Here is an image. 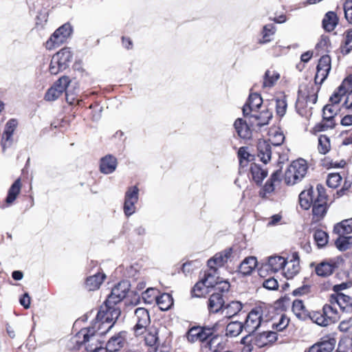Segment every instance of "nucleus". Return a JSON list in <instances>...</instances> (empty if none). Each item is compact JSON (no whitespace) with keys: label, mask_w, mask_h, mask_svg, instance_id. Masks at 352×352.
<instances>
[{"label":"nucleus","mask_w":352,"mask_h":352,"mask_svg":"<svg viewBox=\"0 0 352 352\" xmlns=\"http://www.w3.org/2000/svg\"><path fill=\"white\" fill-rule=\"evenodd\" d=\"M121 311L115 303H107L106 300L100 307L93 326L87 329L80 331L75 336L76 342L79 344H86L89 341H97L96 336L107 333L113 326Z\"/></svg>","instance_id":"obj_1"},{"label":"nucleus","mask_w":352,"mask_h":352,"mask_svg":"<svg viewBox=\"0 0 352 352\" xmlns=\"http://www.w3.org/2000/svg\"><path fill=\"white\" fill-rule=\"evenodd\" d=\"M230 285L229 282H221L215 287L208 300V309L210 313L222 312L225 305V296L228 294Z\"/></svg>","instance_id":"obj_2"},{"label":"nucleus","mask_w":352,"mask_h":352,"mask_svg":"<svg viewBox=\"0 0 352 352\" xmlns=\"http://www.w3.org/2000/svg\"><path fill=\"white\" fill-rule=\"evenodd\" d=\"M307 170V163L305 160L300 158L292 162L285 172V182L288 185H294L300 182L306 175Z\"/></svg>","instance_id":"obj_3"},{"label":"nucleus","mask_w":352,"mask_h":352,"mask_svg":"<svg viewBox=\"0 0 352 352\" xmlns=\"http://www.w3.org/2000/svg\"><path fill=\"white\" fill-rule=\"evenodd\" d=\"M317 197L314 199L312 206L313 219L318 221L322 219L327 214L329 206L327 204V196L325 189L321 184L316 186Z\"/></svg>","instance_id":"obj_4"},{"label":"nucleus","mask_w":352,"mask_h":352,"mask_svg":"<svg viewBox=\"0 0 352 352\" xmlns=\"http://www.w3.org/2000/svg\"><path fill=\"white\" fill-rule=\"evenodd\" d=\"M72 33V28L69 23H65L58 28L45 43L48 50L57 47L64 43Z\"/></svg>","instance_id":"obj_5"},{"label":"nucleus","mask_w":352,"mask_h":352,"mask_svg":"<svg viewBox=\"0 0 352 352\" xmlns=\"http://www.w3.org/2000/svg\"><path fill=\"white\" fill-rule=\"evenodd\" d=\"M214 331V327L194 326L189 329L186 333V338L189 342H205L211 337Z\"/></svg>","instance_id":"obj_6"},{"label":"nucleus","mask_w":352,"mask_h":352,"mask_svg":"<svg viewBox=\"0 0 352 352\" xmlns=\"http://www.w3.org/2000/svg\"><path fill=\"white\" fill-rule=\"evenodd\" d=\"M131 284L129 280H122L118 283L112 289L107 298V303L118 305L126 296L129 291Z\"/></svg>","instance_id":"obj_7"},{"label":"nucleus","mask_w":352,"mask_h":352,"mask_svg":"<svg viewBox=\"0 0 352 352\" xmlns=\"http://www.w3.org/2000/svg\"><path fill=\"white\" fill-rule=\"evenodd\" d=\"M347 92H349L350 95L352 94V74L349 75L343 80L338 89L330 97L329 101L332 104H338L342 97Z\"/></svg>","instance_id":"obj_8"},{"label":"nucleus","mask_w":352,"mask_h":352,"mask_svg":"<svg viewBox=\"0 0 352 352\" xmlns=\"http://www.w3.org/2000/svg\"><path fill=\"white\" fill-rule=\"evenodd\" d=\"M262 316L259 311L252 310L247 316L245 323L243 324L244 330L249 334H252L260 327Z\"/></svg>","instance_id":"obj_9"},{"label":"nucleus","mask_w":352,"mask_h":352,"mask_svg":"<svg viewBox=\"0 0 352 352\" xmlns=\"http://www.w3.org/2000/svg\"><path fill=\"white\" fill-rule=\"evenodd\" d=\"M329 302L336 304L342 312H349L352 309V297L344 294H331Z\"/></svg>","instance_id":"obj_10"},{"label":"nucleus","mask_w":352,"mask_h":352,"mask_svg":"<svg viewBox=\"0 0 352 352\" xmlns=\"http://www.w3.org/2000/svg\"><path fill=\"white\" fill-rule=\"evenodd\" d=\"M135 316L137 319V324L134 327L136 334H142L143 329L150 323V316L148 311L142 307L137 308L135 311Z\"/></svg>","instance_id":"obj_11"},{"label":"nucleus","mask_w":352,"mask_h":352,"mask_svg":"<svg viewBox=\"0 0 352 352\" xmlns=\"http://www.w3.org/2000/svg\"><path fill=\"white\" fill-rule=\"evenodd\" d=\"M127 332L122 331L112 336L104 348L107 351L116 352L122 348L126 342Z\"/></svg>","instance_id":"obj_12"},{"label":"nucleus","mask_w":352,"mask_h":352,"mask_svg":"<svg viewBox=\"0 0 352 352\" xmlns=\"http://www.w3.org/2000/svg\"><path fill=\"white\" fill-rule=\"evenodd\" d=\"M17 125L18 122L16 119H10L7 122L2 135L1 144L3 150L11 146L12 135Z\"/></svg>","instance_id":"obj_13"},{"label":"nucleus","mask_w":352,"mask_h":352,"mask_svg":"<svg viewBox=\"0 0 352 352\" xmlns=\"http://www.w3.org/2000/svg\"><path fill=\"white\" fill-rule=\"evenodd\" d=\"M232 248L226 249L221 252L217 253L213 257L208 261V266L209 268L217 269L219 267H222L228 260L230 258L232 254Z\"/></svg>","instance_id":"obj_14"},{"label":"nucleus","mask_w":352,"mask_h":352,"mask_svg":"<svg viewBox=\"0 0 352 352\" xmlns=\"http://www.w3.org/2000/svg\"><path fill=\"white\" fill-rule=\"evenodd\" d=\"M272 145L265 140H259L257 143V156L264 164L269 162L272 157Z\"/></svg>","instance_id":"obj_15"},{"label":"nucleus","mask_w":352,"mask_h":352,"mask_svg":"<svg viewBox=\"0 0 352 352\" xmlns=\"http://www.w3.org/2000/svg\"><path fill=\"white\" fill-rule=\"evenodd\" d=\"M118 166V160L112 155H107L100 159V170L103 174H111L113 173Z\"/></svg>","instance_id":"obj_16"},{"label":"nucleus","mask_w":352,"mask_h":352,"mask_svg":"<svg viewBox=\"0 0 352 352\" xmlns=\"http://www.w3.org/2000/svg\"><path fill=\"white\" fill-rule=\"evenodd\" d=\"M263 103L261 96L256 93L251 94L247 102L243 107V113L244 116H248L250 112L258 109Z\"/></svg>","instance_id":"obj_17"},{"label":"nucleus","mask_w":352,"mask_h":352,"mask_svg":"<svg viewBox=\"0 0 352 352\" xmlns=\"http://www.w3.org/2000/svg\"><path fill=\"white\" fill-rule=\"evenodd\" d=\"M317 197V191L315 192L312 187L303 190L299 195V202L301 208L305 210L310 208Z\"/></svg>","instance_id":"obj_18"},{"label":"nucleus","mask_w":352,"mask_h":352,"mask_svg":"<svg viewBox=\"0 0 352 352\" xmlns=\"http://www.w3.org/2000/svg\"><path fill=\"white\" fill-rule=\"evenodd\" d=\"M337 267L334 261H324L318 263L315 267L316 274L321 277H327L331 275Z\"/></svg>","instance_id":"obj_19"},{"label":"nucleus","mask_w":352,"mask_h":352,"mask_svg":"<svg viewBox=\"0 0 352 352\" xmlns=\"http://www.w3.org/2000/svg\"><path fill=\"white\" fill-rule=\"evenodd\" d=\"M73 54L69 48H63L54 55V62L58 61L60 64V69H65L68 67L69 63L72 61Z\"/></svg>","instance_id":"obj_20"},{"label":"nucleus","mask_w":352,"mask_h":352,"mask_svg":"<svg viewBox=\"0 0 352 352\" xmlns=\"http://www.w3.org/2000/svg\"><path fill=\"white\" fill-rule=\"evenodd\" d=\"M206 283L207 287H218V285L221 282H228L227 280H221L219 276L218 269L214 267L209 268L208 271L205 272L204 276L202 278Z\"/></svg>","instance_id":"obj_21"},{"label":"nucleus","mask_w":352,"mask_h":352,"mask_svg":"<svg viewBox=\"0 0 352 352\" xmlns=\"http://www.w3.org/2000/svg\"><path fill=\"white\" fill-rule=\"evenodd\" d=\"M336 345V340L330 338L312 345L308 352H331Z\"/></svg>","instance_id":"obj_22"},{"label":"nucleus","mask_w":352,"mask_h":352,"mask_svg":"<svg viewBox=\"0 0 352 352\" xmlns=\"http://www.w3.org/2000/svg\"><path fill=\"white\" fill-rule=\"evenodd\" d=\"M235 131L241 138L250 139L252 136V131L245 120L242 118H237L234 123Z\"/></svg>","instance_id":"obj_23"},{"label":"nucleus","mask_w":352,"mask_h":352,"mask_svg":"<svg viewBox=\"0 0 352 352\" xmlns=\"http://www.w3.org/2000/svg\"><path fill=\"white\" fill-rule=\"evenodd\" d=\"M243 309V304L238 300H232L228 304H225L222 310V314H224L228 318H231L237 315Z\"/></svg>","instance_id":"obj_24"},{"label":"nucleus","mask_w":352,"mask_h":352,"mask_svg":"<svg viewBox=\"0 0 352 352\" xmlns=\"http://www.w3.org/2000/svg\"><path fill=\"white\" fill-rule=\"evenodd\" d=\"M292 311L298 318L306 320L309 318V312L305 307L302 300H295L292 303Z\"/></svg>","instance_id":"obj_25"},{"label":"nucleus","mask_w":352,"mask_h":352,"mask_svg":"<svg viewBox=\"0 0 352 352\" xmlns=\"http://www.w3.org/2000/svg\"><path fill=\"white\" fill-rule=\"evenodd\" d=\"M336 115V113L335 112V109L331 104H327L324 107L322 117L323 120L326 121L327 123L322 124V130H324V129L327 128H332L333 126V118Z\"/></svg>","instance_id":"obj_26"},{"label":"nucleus","mask_w":352,"mask_h":352,"mask_svg":"<svg viewBox=\"0 0 352 352\" xmlns=\"http://www.w3.org/2000/svg\"><path fill=\"white\" fill-rule=\"evenodd\" d=\"M287 263L286 259L280 256H272L268 258L267 266L271 271L276 272L280 269L285 267Z\"/></svg>","instance_id":"obj_27"},{"label":"nucleus","mask_w":352,"mask_h":352,"mask_svg":"<svg viewBox=\"0 0 352 352\" xmlns=\"http://www.w3.org/2000/svg\"><path fill=\"white\" fill-rule=\"evenodd\" d=\"M250 173L254 181L258 184H261L267 175V171L255 163L250 166Z\"/></svg>","instance_id":"obj_28"},{"label":"nucleus","mask_w":352,"mask_h":352,"mask_svg":"<svg viewBox=\"0 0 352 352\" xmlns=\"http://www.w3.org/2000/svg\"><path fill=\"white\" fill-rule=\"evenodd\" d=\"M256 264L257 261L255 257H248L240 264L239 267V272L243 275H249L256 267Z\"/></svg>","instance_id":"obj_29"},{"label":"nucleus","mask_w":352,"mask_h":352,"mask_svg":"<svg viewBox=\"0 0 352 352\" xmlns=\"http://www.w3.org/2000/svg\"><path fill=\"white\" fill-rule=\"evenodd\" d=\"M105 278L104 274L97 273L93 276L88 277L85 282V286L89 291H94L98 289L102 284L104 278Z\"/></svg>","instance_id":"obj_30"},{"label":"nucleus","mask_w":352,"mask_h":352,"mask_svg":"<svg viewBox=\"0 0 352 352\" xmlns=\"http://www.w3.org/2000/svg\"><path fill=\"white\" fill-rule=\"evenodd\" d=\"M333 231L338 235H345L352 232V218L342 221L337 223Z\"/></svg>","instance_id":"obj_31"},{"label":"nucleus","mask_w":352,"mask_h":352,"mask_svg":"<svg viewBox=\"0 0 352 352\" xmlns=\"http://www.w3.org/2000/svg\"><path fill=\"white\" fill-rule=\"evenodd\" d=\"M336 304H325L323 306V314L329 319L331 324L336 322L339 318L338 311L336 307Z\"/></svg>","instance_id":"obj_32"},{"label":"nucleus","mask_w":352,"mask_h":352,"mask_svg":"<svg viewBox=\"0 0 352 352\" xmlns=\"http://www.w3.org/2000/svg\"><path fill=\"white\" fill-rule=\"evenodd\" d=\"M337 24L338 18L336 13L333 12H328L322 20L324 29L328 32H331L334 30Z\"/></svg>","instance_id":"obj_33"},{"label":"nucleus","mask_w":352,"mask_h":352,"mask_svg":"<svg viewBox=\"0 0 352 352\" xmlns=\"http://www.w3.org/2000/svg\"><path fill=\"white\" fill-rule=\"evenodd\" d=\"M21 188V184L20 179H17L10 186L8 190V195L6 201L8 204H12L16 199Z\"/></svg>","instance_id":"obj_34"},{"label":"nucleus","mask_w":352,"mask_h":352,"mask_svg":"<svg viewBox=\"0 0 352 352\" xmlns=\"http://www.w3.org/2000/svg\"><path fill=\"white\" fill-rule=\"evenodd\" d=\"M244 329L243 325L239 321H233L228 324L226 329V336L228 337H236Z\"/></svg>","instance_id":"obj_35"},{"label":"nucleus","mask_w":352,"mask_h":352,"mask_svg":"<svg viewBox=\"0 0 352 352\" xmlns=\"http://www.w3.org/2000/svg\"><path fill=\"white\" fill-rule=\"evenodd\" d=\"M279 78L280 74L277 72L270 69L267 70L263 78V87H273Z\"/></svg>","instance_id":"obj_36"},{"label":"nucleus","mask_w":352,"mask_h":352,"mask_svg":"<svg viewBox=\"0 0 352 352\" xmlns=\"http://www.w3.org/2000/svg\"><path fill=\"white\" fill-rule=\"evenodd\" d=\"M300 270V265L298 261H287L286 266L284 268V274L287 279L292 278Z\"/></svg>","instance_id":"obj_37"},{"label":"nucleus","mask_w":352,"mask_h":352,"mask_svg":"<svg viewBox=\"0 0 352 352\" xmlns=\"http://www.w3.org/2000/svg\"><path fill=\"white\" fill-rule=\"evenodd\" d=\"M314 322L321 327H327L331 324L329 319L323 314V310L322 311H314L310 313L309 318Z\"/></svg>","instance_id":"obj_38"},{"label":"nucleus","mask_w":352,"mask_h":352,"mask_svg":"<svg viewBox=\"0 0 352 352\" xmlns=\"http://www.w3.org/2000/svg\"><path fill=\"white\" fill-rule=\"evenodd\" d=\"M276 31V26L274 24H267L263 26L261 34L262 38L259 41V43L264 44L272 41V36Z\"/></svg>","instance_id":"obj_39"},{"label":"nucleus","mask_w":352,"mask_h":352,"mask_svg":"<svg viewBox=\"0 0 352 352\" xmlns=\"http://www.w3.org/2000/svg\"><path fill=\"white\" fill-rule=\"evenodd\" d=\"M157 304L162 311L169 309L173 305L172 296L168 294H163L156 298Z\"/></svg>","instance_id":"obj_40"},{"label":"nucleus","mask_w":352,"mask_h":352,"mask_svg":"<svg viewBox=\"0 0 352 352\" xmlns=\"http://www.w3.org/2000/svg\"><path fill=\"white\" fill-rule=\"evenodd\" d=\"M160 331L156 329H151L145 336V342L148 346H154L160 345V339L158 336Z\"/></svg>","instance_id":"obj_41"},{"label":"nucleus","mask_w":352,"mask_h":352,"mask_svg":"<svg viewBox=\"0 0 352 352\" xmlns=\"http://www.w3.org/2000/svg\"><path fill=\"white\" fill-rule=\"evenodd\" d=\"M251 117L254 118L257 121L256 125L261 127L269 123V121L272 118V113L266 110L261 112L259 114L252 115Z\"/></svg>","instance_id":"obj_42"},{"label":"nucleus","mask_w":352,"mask_h":352,"mask_svg":"<svg viewBox=\"0 0 352 352\" xmlns=\"http://www.w3.org/2000/svg\"><path fill=\"white\" fill-rule=\"evenodd\" d=\"M343 36L342 53L347 54L352 50V28L346 30Z\"/></svg>","instance_id":"obj_43"},{"label":"nucleus","mask_w":352,"mask_h":352,"mask_svg":"<svg viewBox=\"0 0 352 352\" xmlns=\"http://www.w3.org/2000/svg\"><path fill=\"white\" fill-rule=\"evenodd\" d=\"M335 245L339 250L345 251L352 245V236L339 235V237L335 241Z\"/></svg>","instance_id":"obj_44"},{"label":"nucleus","mask_w":352,"mask_h":352,"mask_svg":"<svg viewBox=\"0 0 352 352\" xmlns=\"http://www.w3.org/2000/svg\"><path fill=\"white\" fill-rule=\"evenodd\" d=\"M314 240L320 248L324 247L328 242V234L322 230H317L314 234Z\"/></svg>","instance_id":"obj_45"},{"label":"nucleus","mask_w":352,"mask_h":352,"mask_svg":"<svg viewBox=\"0 0 352 352\" xmlns=\"http://www.w3.org/2000/svg\"><path fill=\"white\" fill-rule=\"evenodd\" d=\"M70 80L67 76H63L60 78L53 85L54 87L60 92V94H63V92L66 93V91L69 89Z\"/></svg>","instance_id":"obj_46"},{"label":"nucleus","mask_w":352,"mask_h":352,"mask_svg":"<svg viewBox=\"0 0 352 352\" xmlns=\"http://www.w3.org/2000/svg\"><path fill=\"white\" fill-rule=\"evenodd\" d=\"M287 107V103L285 96L276 99V111L278 116L283 117L285 114Z\"/></svg>","instance_id":"obj_47"},{"label":"nucleus","mask_w":352,"mask_h":352,"mask_svg":"<svg viewBox=\"0 0 352 352\" xmlns=\"http://www.w3.org/2000/svg\"><path fill=\"white\" fill-rule=\"evenodd\" d=\"M318 149L320 153L326 154L330 149V141L327 136L320 135L318 138Z\"/></svg>","instance_id":"obj_48"},{"label":"nucleus","mask_w":352,"mask_h":352,"mask_svg":"<svg viewBox=\"0 0 352 352\" xmlns=\"http://www.w3.org/2000/svg\"><path fill=\"white\" fill-rule=\"evenodd\" d=\"M139 199V188L137 186L129 187L125 192L124 199L138 202Z\"/></svg>","instance_id":"obj_49"},{"label":"nucleus","mask_w":352,"mask_h":352,"mask_svg":"<svg viewBox=\"0 0 352 352\" xmlns=\"http://www.w3.org/2000/svg\"><path fill=\"white\" fill-rule=\"evenodd\" d=\"M342 181V177L339 173H331L328 175L327 184L332 188H337Z\"/></svg>","instance_id":"obj_50"},{"label":"nucleus","mask_w":352,"mask_h":352,"mask_svg":"<svg viewBox=\"0 0 352 352\" xmlns=\"http://www.w3.org/2000/svg\"><path fill=\"white\" fill-rule=\"evenodd\" d=\"M316 69L330 72L331 70V58L328 55L322 56L318 61Z\"/></svg>","instance_id":"obj_51"},{"label":"nucleus","mask_w":352,"mask_h":352,"mask_svg":"<svg viewBox=\"0 0 352 352\" xmlns=\"http://www.w3.org/2000/svg\"><path fill=\"white\" fill-rule=\"evenodd\" d=\"M320 89L319 86L316 85H311L310 89L307 91L306 96L307 101L315 104L318 99V92Z\"/></svg>","instance_id":"obj_52"},{"label":"nucleus","mask_w":352,"mask_h":352,"mask_svg":"<svg viewBox=\"0 0 352 352\" xmlns=\"http://www.w3.org/2000/svg\"><path fill=\"white\" fill-rule=\"evenodd\" d=\"M208 288L206 287V283L204 282L203 279L197 283L193 287L192 289V296L196 297H200L204 295L205 292V289Z\"/></svg>","instance_id":"obj_53"},{"label":"nucleus","mask_w":352,"mask_h":352,"mask_svg":"<svg viewBox=\"0 0 352 352\" xmlns=\"http://www.w3.org/2000/svg\"><path fill=\"white\" fill-rule=\"evenodd\" d=\"M289 319L285 315H282L278 320V322L273 324V329L277 331H283L289 324Z\"/></svg>","instance_id":"obj_54"},{"label":"nucleus","mask_w":352,"mask_h":352,"mask_svg":"<svg viewBox=\"0 0 352 352\" xmlns=\"http://www.w3.org/2000/svg\"><path fill=\"white\" fill-rule=\"evenodd\" d=\"M138 202L124 199V212L126 216L129 217L135 211V204Z\"/></svg>","instance_id":"obj_55"},{"label":"nucleus","mask_w":352,"mask_h":352,"mask_svg":"<svg viewBox=\"0 0 352 352\" xmlns=\"http://www.w3.org/2000/svg\"><path fill=\"white\" fill-rule=\"evenodd\" d=\"M285 136L282 133L276 132L274 135L272 137L268 142L274 146H280L284 142Z\"/></svg>","instance_id":"obj_56"},{"label":"nucleus","mask_w":352,"mask_h":352,"mask_svg":"<svg viewBox=\"0 0 352 352\" xmlns=\"http://www.w3.org/2000/svg\"><path fill=\"white\" fill-rule=\"evenodd\" d=\"M61 94L53 86L50 88L45 96V99L47 101H54L56 100Z\"/></svg>","instance_id":"obj_57"},{"label":"nucleus","mask_w":352,"mask_h":352,"mask_svg":"<svg viewBox=\"0 0 352 352\" xmlns=\"http://www.w3.org/2000/svg\"><path fill=\"white\" fill-rule=\"evenodd\" d=\"M329 73L327 71L317 69L314 78L315 85H321L327 78Z\"/></svg>","instance_id":"obj_58"},{"label":"nucleus","mask_w":352,"mask_h":352,"mask_svg":"<svg viewBox=\"0 0 352 352\" xmlns=\"http://www.w3.org/2000/svg\"><path fill=\"white\" fill-rule=\"evenodd\" d=\"M344 11L346 19L352 24V1H347L344 3Z\"/></svg>","instance_id":"obj_59"},{"label":"nucleus","mask_w":352,"mask_h":352,"mask_svg":"<svg viewBox=\"0 0 352 352\" xmlns=\"http://www.w3.org/2000/svg\"><path fill=\"white\" fill-rule=\"evenodd\" d=\"M66 100L69 104H73L76 101L79 103L80 100L78 99V94L74 90H71L69 88L65 93Z\"/></svg>","instance_id":"obj_60"},{"label":"nucleus","mask_w":352,"mask_h":352,"mask_svg":"<svg viewBox=\"0 0 352 352\" xmlns=\"http://www.w3.org/2000/svg\"><path fill=\"white\" fill-rule=\"evenodd\" d=\"M263 286L269 290H276L278 287V283L276 279L270 278L264 280Z\"/></svg>","instance_id":"obj_61"},{"label":"nucleus","mask_w":352,"mask_h":352,"mask_svg":"<svg viewBox=\"0 0 352 352\" xmlns=\"http://www.w3.org/2000/svg\"><path fill=\"white\" fill-rule=\"evenodd\" d=\"M352 286L351 282H344L340 284L335 285L333 287V291L335 292L334 294H343L342 290L348 289Z\"/></svg>","instance_id":"obj_62"},{"label":"nucleus","mask_w":352,"mask_h":352,"mask_svg":"<svg viewBox=\"0 0 352 352\" xmlns=\"http://www.w3.org/2000/svg\"><path fill=\"white\" fill-rule=\"evenodd\" d=\"M260 338H264L267 344L268 342H273L276 341L277 339V334L274 331H263L260 333Z\"/></svg>","instance_id":"obj_63"},{"label":"nucleus","mask_w":352,"mask_h":352,"mask_svg":"<svg viewBox=\"0 0 352 352\" xmlns=\"http://www.w3.org/2000/svg\"><path fill=\"white\" fill-rule=\"evenodd\" d=\"M248 148L242 146L239 149L238 156L239 158L240 164L242 165L243 160L248 161L250 157V153L248 152Z\"/></svg>","instance_id":"obj_64"}]
</instances>
